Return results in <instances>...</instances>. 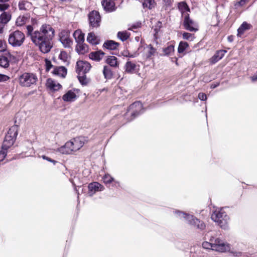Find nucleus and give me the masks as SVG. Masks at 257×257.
<instances>
[{"label":"nucleus","mask_w":257,"mask_h":257,"mask_svg":"<svg viewBox=\"0 0 257 257\" xmlns=\"http://www.w3.org/2000/svg\"><path fill=\"white\" fill-rule=\"evenodd\" d=\"M27 35L30 36L32 42L44 54L49 53L53 47L52 40L55 35L54 29L50 25L43 24L40 30L33 31L31 25L27 26Z\"/></svg>","instance_id":"obj_1"},{"label":"nucleus","mask_w":257,"mask_h":257,"mask_svg":"<svg viewBox=\"0 0 257 257\" xmlns=\"http://www.w3.org/2000/svg\"><path fill=\"white\" fill-rule=\"evenodd\" d=\"M173 213L176 217L181 220H184L188 224L196 227L199 230H203L205 228L206 226L204 222L193 215L176 209L173 211Z\"/></svg>","instance_id":"obj_2"},{"label":"nucleus","mask_w":257,"mask_h":257,"mask_svg":"<svg viewBox=\"0 0 257 257\" xmlns=\"http://www.w3.org/2000/svg\"><path fill=\"white\" fill-rule=\"evenodd\" d=\"M211 218L221 228L224 229L228 228V222L229 220V217L223 209L219 208L216 209L213 212Z\"/></svg>","instance_id":"obj_3"},{"label":"nucleus","mask_w":257,"mask_h":257,"mask_svg":"<svg viewBox=\"0 0 257 257\" xmlns=\"http://www.w3.org/2000/svg\"><path fill=\"white\" fill-rule=\"evenodd\" d=\"M202 246L206 249H211L219 252H226L230 249L227 242H202Z\"/></svg>","instance_id":"obj_4"},{"label":"nucleus","mask_w":257,"mask_h":257,"mask_svg":"<svg viewBox=\"0 0 257 257\" xmlns=\"http://www.w3.org/2000/svg\"><path fill=\"white\" fill-rule=\"evenodd\" d=\"M18 126L17 125H14L9 128L3 141L2 146L4 148L9 149L13 146L18 135Z\"/></svg>","instance_id":"obj_5"},{"label":"nucleus","mask_w":257,"mask_h":257,"mask_svg":"<svg viewBox=\"0 0 257 257\" xmlns=\"http://www.w3.org/2000/svg\"><path fill=\"white\" fill-rule=\"evenodd\" d=\"M38 78L36 74L25 72L19 77V84L22 87H29L36 84Z\"/></svg>","instance_id":"obj_6"},{"label":"nucleus","mask_w":257,"mask_h":257,"mask_svg":"<svg viewBox=\"0 0 257 257\" xmlns=\"http://www.w3.org/2000/svg\"><path fill=\"white\" fill-rule=\"evenodd\" d=\"M25 39L24 34L20 31L16 30L10 34L8 42L13 47H19L23 45Z\"/></svg>","instance_id":"obj_7"},{"label":"nucleus","mask_w":257,"mask_h":257,"mask_svg":"<svg viewBox=\"0 0 257 257\" xmlns=\"http://www.w3.org/2000/svg\"><path fill=\"white\" fill-rule=\"evenodd\" d=\"M144 111V110L142 103L140 101H136L130 105L127 111L125 114V117H126L130 113L131 115V118H130L128 121H131L137 116L143 113Z\"/></svg>","instance_id":"obj_8"},{"label":"nucleus","mask_w":257,"mask_h":257,"mask_svg":"<svg viewBox=\"0 0 257 257\" xmlns=\"http://www.w3.org/2000/svg\"><path fill=\"white\" fill-rule=\"evenodd\" d=\"M59 41L65 48H71L73 41L70 38V33L68 31L63 30L59 34Z\"/></svg>","instance_id":"obj_9"},{"label":"nucleus","mask_w":257,"mask_h":257,"mask_svg":"<svg viewBox=\"0 0 257 257\" xmlns=\"http://www.w3.org/2000/svg\"><path fill=\"white\" fill-rule=\"evenodd\" d=\"M90 26L97 28L100 26L101 17L98 11H92L88 15Z\"/></svg>","instance_id":"obj_10"},{"label":"nucleus","mask_w":257,"mask_h":257,"mask_svg":"<svg viewBox=\"0 0 257 257\" xmlns=\"http://www.w3.org/2000/svg\"><path fill=\"white\" fill-rule=\"evenodd\" d=\"M183 25L185 29L190 32H195L198 30L197 24L190 19L188 13L185 15Z\"/></svg>","instance_id":"obj_11"},{"label":"nucleus","mask_w":257,"mask_h":257,"mask_svg":"<svg viewBox=\"0 0 257 257\" xmlns=\"http://www.w3.org/2000/svg\"><path fill=\"white\" fill-rule=\"evenodd\" d=\"M87 141V140L86 138L84 137H79L72 139L69 142L72 143L73 151L75 152L82 148Z\"/></svg>","instance_id":"obj_12"},{"label":"nucleus","mask_w":257,"mask_h":257,"mask_svg":"<svg viewBox=\"0 0 257 257\" xmlns=\"http://www.w3.org/2000/svg\"><path fill=\"white\" fill-rule=\"evenodd\" d=\"M91 67L90 64L88 62L78 61L76 63V72L82 73V74H86L90 70Z\"/></svg>","instance_id":"obj_13"},{"label":"nucleus","mask_w":257,"mask_h":257,"mask_svg":"<svg viewBox=\"0 0 257 257\" xmlns=\"http://www.w3.org/2000/svg\"><path fill=\"white\" fill-rule=\"evenodd\" d=\"M88 194L90 196H92L96 192L101 191L104 189L102 185L96 182L90 183L88 186Z\"/></svg>","instance_id":"obj_14"},{"label":"nucleus","mask_w":257,"mask_h":257,"mask_svg":"<svg viewBox=\"0 0 257 257\" xmlns=\"http://www.w3.org/2000/svg\"><path fill=\"white\" fill-rule=\"evenodd\" d=\"M125 72L128 74H134L138 72L137 65L134 62L128 61L124 65Z\"/></svg>","instance_id":"obj_15"},{"label":"nucleus","mask_w":257,"mask_h":257,"mask_svg":"<svg viewBox=\"0 0 257 257\" xmlns=\"http://www.w3.org/2000/svg\"><path fill=\"white\" fill-rule=\"evenodd\" d=\"M58 151L63 154H70L74 152L72 146V143L69 141L66 142L65 144L59 148Z\"/></svg>","instance_id":"obj_16"},{"label":"nucleus","mask_w":257,"mask_h":257,"mask_svg":"<svg viewBox=\"0 0 257 257\" xmlns=\"http://www.w3.org/2000/svg\"><path fill=\"white\" fill-rule=\"evenodd\" d=\"M104 10L108 12H112L115 10V4L110 0H103L101 2Z\"/></svg>","instance_id":"obj_17"},{"label":"nucleus","mask_w":257,"mask_h":257,"mask_svg":"<svg viewBox=\"0 0 257 257\" xmlns=\"http://www.w3.org/2000/svg\"><path fill=\"white\" fill-rule=\"evenodd\" d=\"M227 52L226 50H218L216 52L215 54L211 58L210 62L212 64H215L220 59H221L224 54Z\"/></svg>","instance_id":"obj_18"},{"label":"nucleus","mask_w":257,"mask_h":257,"mask_svg":"<svg viewBox=\"0 0 257 257\" xmlns=\"http://www.w3.org/2000/svg\"><path fill=\"white\" fill-rule=\"evenodd\" d=\"M46 85L50 90L53 91H57L62 87V86L60 83L55 81L51 78L47 79Z\"/></svg>","instance_id":"obj_19"},{"label":"nucleus","mask_w":257,"mask_h":257,"mask_svg":"<svg viewBox=\"0 0 257 257\" xmlns=\"http://www.w3.org/2000/svg\"><path fill=\"white\" fill-rule=\"evenodd\" d=\"M105 53L101 50L92 52L89 54V58L95 61L101 60Z\"/></svg>","instance_id":"obj_20"},{"label":"nucleus","mask_w":257,"mask_h":257,"mask_svg":"<svg viewBox=\"0 0 257 257\" xmlns=\"http://www.w3.org/2000/svg\"><path fill=\"white\" fill-rule=\"evenodd\" d=\"M67 69L64 66H59L55 67L53 71L54 74L65 78L67 74Z\"/></svg>","instance_id":"obj_21"},{"label":"nucleus","mask_w":257,"mask_h":257,"mask_svg":"<svg viewBox=\"0 0 257 257\" xmlns=\"http://www.w3.org/2000/svg\"><path fill=\"white\" fill-rule=\"evenodd\" d=\"M76 97L75 92L72 90H69L62 97V99L64 101L71 102L73 101Z\"/></svg>","instance_id":"obj_22"},{"label":"nucleus","mask_w":257,"mask_h":257,"mask_svg":"<svg viewBox=\"0 0 257 257\" xmlns=\"http://www.w3.org/2000/svg\"><path fill=\"white\" fill-rule=\"evenodd\" d=\"M119 44L113 40H107L103 44V47L107 49L114 50L117 49Z\"/></svg>","instance_id":"obj_23"},{"label":"nucleus","mask_w":257,"mask_h":257,"mask_svg":"<svg viewBox=\"0 0 257 257\" xmlns=\"http://www.w3.org/2000/svg\"><path fill=\"white\" fill-rule=\"evenodd\" d=\"M73 35L77 44L84 42V34L81 31L76 30L74 32Z\"/></svg>","instance_id":"obj_24"},{"label":"nucleus","mask_w":257,"mask_h":257,"mask_svg":"<svg viewBox=\"0 0 257 257\" xmlns=\"http://www.w3.org/2000/svg\"><path fill=\"white\" fill-rule=\"evenodd\" d=\"M3 13L0 15V23L3 24H7L11 19V15L9 13L3 11Z\"/></svg>","instance_id":"obj_25"},{"label":"nucleus","mask_w":257,"mask_h":257,"mask_svg":"<svg viewBox=\"0 0 257 257\" xmlns=\"http://www.w3.org/2000/svg\"><path fill=\"white\" fill-rule=\"evenodd\" d=\"M87 41L92 45H97L99 44V40L98 38L92 32L88 33L87 37Z\"/></svg>","instance_id":"obj_26"},{"label":"nucleus","mask_w":257,"mask_h":257,"mask_svg":"<svg viewBox=\"0 0 257 257\" xmlns=\"http://www.w3.org/2000/svg\"><path fill=\"white\" fill-rule=\"evenodd\" d=\"M106 62L111 67H116L118 65L117 59L114 56H109L107 57Z\"/></svg>","instance_id":"obj_27"},{"label":"nucleus","mask_w":257,"mask_h":257,"mask_svg":"<svg viewBox=\"0 0 257 257\" xmlns=\"http://www.w3.org/2000/svg\"><path fill=\"white\" fill-rule=\"evenodd\" d=\"M178 9L182 15H186V12H189L190 11V8L185 2H181L178 3Z\"/></svg>","instance_id":"obj_28"},{"label":"nucleus","mask_w":257,"mask_h":257,"mask_svg":"<svg viewBox=\"0 0 257 257\" xmlns=\"http://www.w3.org/2000/svg\"><path fill=\"white\" fill-rule=\"evenodd\" d=\"M76 50L78 53L83 54L88 50L87 45L84 42L77 44L76 46Z\"/></svg>","instance_id":"obj_29"},{"label":"nucleus","mask_w":257,"mask_h":257,"mask_svg":"<svg viewBox=\"0 0 257 257\" xmlns=\"http://www.w3.org/2000/svg\"><path fill=\"white\" fill-rule=\"evenodd\" d=\"M250 28V25L248 24L246 22H244L242 23V24L241 25V26L239 27V28L237 30L238 34L237 35H241L244 31L246 30L249 29Z\"/></svg>","instance_id":"obj_30"},{"label":"nucleus","mask_w":257,"mask_h":257,"mask_svg":"<svg viewBox=\"0 0 257 257\" xmlns=\"http://www.w3.org/2000/svg\"><path fill=\"white\" fill-rule=\"evenodd\" d=\"M130 36V34L127 31H119L117 34V38L121 41L124 42L127 40Z\"/></svg>","instance_id":"obj_31"},{"label":"nucleus","mask_w":257,"mask_h":257,"mask_svg":"<svg viewBox=\"0 0 257 257\" xmlns=\"http://www.w3.org/2000/svg\"><path fill=\"white\" fill-rule=\"evenodd\" d=\"M142 5L144 9L147 8L151 10L155 7V0H144Z\"/></svg>","instance_id":"obj_32"},{"label":"nucleus","mask_w":257,"mask_h":257,"mask_svg":"<svg viewBox=\"0 0 257 257\" xmlns=\"http://www.w3.org/2000/svg\"><path fill=\"white\" fill-rule=\"evenodd\" d=\"M103 74L105 78L106 79H110L112 77V72L110 68L107 66H104Z\"/></svg>","instance_id":"obj_33"},{"label":"nucleus","mask_w":257,"mask_h":257,"mask_svg":"<svg viewBox=\"0 0 257 257\" xmlns=\"http://www.w3.org/2000/svg\"><path fill=\"white\" fill-rule=\"evenodd\" d=\"M30 5V3L28 1L21 0L19 3L18 7L20 10L26 11L28 10Z\"/></svg>","instance_id":"obj_34"},{"label":"nucleus","mask_w":257,"mask_h":257,"mask_svg":"<svg viewBox=\"0 0 257 257\" xmlns=\"http://www.w3.org/2000/svg\"><path fill=\"white\" fill-rule=\"evenodd\" d=\"M10 0H0V11H5L9 9L10 6L8 3Z\"/></svg>","instance_id":"obj_35"},{"label":"nucleus","mask_w":257,"mask_h":257,"mask_svg":"<svg viewBox=\"0 0 257 257\" xmlns=\"http://www.w3.org/2000/svg\"><path fill=\"white\" fill-rule=\"evenodd\" d=\"M0 66L5 68L9 66V61L6 57L0 56Z\"/></svg>","instance_id":"obj_36"},{"label":"nucleus","mask_w":257,"mask_h":257,"mask_svg":"<svg viewBox=\"0 0 257 257\" xmlns=\"http://www.w3.org/2000/svg\"><path fill=\"white\" fill-rule=\"evenodd\" d=\"M188 44L186 42L181 41L179 43L178 52L179 53H183L185 50L188 47Z\"/></svg>","instance_id":"obj_37"},{"label":"nucleus","mask_w":257,"mask_h":257,"mask_svg":"<svg viewBox=\"0 0 257 257\" xmlns=\"http://www.w3.org/2000/svg\"><path fill=\"white\" fill-rule=\"evenodd\" d=\"M77 77L80 83L82 85H86L87 83V81L86 80V76L85 74H82V73L80 72H77Z\"/></svg>","instance_id":"obj_38"},{"label":"nucleus","mask_w":257,"mask_h":257,"mask_svg":"<svg viewBox=\"0 0 257 257\" xmlns=\"http://www.w3.org/2000/svg\"><path fill=\"white\" fill-rule=\"evenodd\" d=\"M163 51L165 55H169L174 51V46L173 45H170L164 48Z\"/></svg>","instance_id":"obj_39"},{"label":"nucleus","mask_w":257,"mask_h":257,"mask_svg":"<svg viewBox=\"0 0 257 257\" xmlns=\"http://www.w3.org/2000/svg\"><path fill=\"white\" fill-rule=\"evenodd\" d=\"M103 182L105 184H108L112 183L113 181L114 178L108 174H105L102 178Z\"/></svg>","instance_id":"obj_40"},{"label":"nucleus","mask_w":257,"mask_h":257,"mask_svg":"<svg viewBox=\"0 0 257 257\" xmlns=\"http://www.w3.org/2000/svg\"><path fill=\"white\" fill-rule=\"evenodd\" d=\"M148 50L146 54L147 58H151L156 52V49L153 48L151 45H149L148 47Z\"/></svg>","instance_id":"obj_41"},{"label":"nucleus","mask_w":257,"mask_h":257,"mask_svg":"<svg viewBox=\"0 0 257 257\" xmlns=\"http://www.w3.org/2000/svg\"><path fill=\"white\" fill-rule=\"evenodd\" d=\"M59 58L62 60L64 62H68V54L67 53L64 51H62L59 55Z\"/></svg>","instance_id":"obj_42"},{"label":"nucleus","mask_w":257,"mask_h":257,"mask_svg":"<svg viewBox=\"0 0 257 257\" xmlns=\"http://www.w3.org/2000/svg\"><path fill=\"white\" fill-rule=\"evenodd\" d=\"M9 149H6L2 146V150L0 151V162L3 161L7 155V151Z\"/></svg>","instance_id":"obj_43"},{"label":"nucleus","mask_w":257,"mask_h":257,"mask_svg":"<svg viewBox=\"0 0 257 257\" xmlns=\"http://www.w3.org/2000/svg\"><path fill=\"white\" fill-rule=\"evenodd\" d=\"M183 38L185 40H192L194 38L193 35L187 32H184L182 34Z\"/></svg>","instance_id":"obj_44"},{"label":"nucleus","mask_w":257,"mask_h":257,"mask_svg":"<svg viewBox=\"0 0 257 257\" xmlns=\"http://www.w3.org/2000/svg\"><path fill=\"white\" fill-rule=\"evenodd\" d=\"M45 66H46V70L47 71H49L51 68L53 67V65L50 60L48 59H45Z\"/></svg>","instance_id":"obj_45"},{"label":"nucleus","mask_w":257,"mask_h":257,"mask_svg":"<svg viewBox=\"0 0 257 257\" xmlns=\"http://www.w3.org/2000/svg\"><path fill=\"white\" fill-rule=\"evenodd\" d=\"M26 22V18L24 17H19L17 19L16 24L18 26H22Z\"/></svg>","instance_id":"obj_46"},{"label":"nucleus","mask_w":257,"mask_h":257,"mask_svg":"<svg viewBox=\"0 0 257 257\" xmlns=\"http://www.w3.org/2000/svg\"><path fill=\"white\" fill-rule=\"evenodd\" d=\"M10 79V77L5 74H0V82H6Z\"/></svg>","instance_id":"obj_47"},{"label":"nucleus","mask_w":257,"mask_h":257,"mask_svg":"<svg viewBox=\"0 0 257 257\" xmlns=\"http://www.w3.org/2000/svg\"><path fill=\"white\" fill-rule=\"evenodd\" d=\"M166 8L171 7L172 5L173 0H163Z\"/></svg>","instance_id":"obj_48"},{"label":"nucleus","mask_w":257,"mask_h":257,"mask_svg":"<svg viewBox=\"0 0 257 257\" xmlns=\"http://www.w3.org/2000/svg\"><path fill=\"white\" fill-rule=\"evenodd\" d=\"M198 96L201 100L204 101L207 99V95L204 93H199Z\"/></svg>","instance_id":"obj_49"},{"label":"nucleus","mask_w":257,"mask_h":257,"mask_svg":"<svg viewBox=\"0 0 257 257\" xmlns=\"http://www.w3.org/2000/svg\"><path fill=\"white\" fill-rule=\"evenodd\" d=\"M141 23H137L136 24H133L131 28L128 29L129 30H133V29H137L138 28L141 27Z\"/></svg>","instance_id":"obj_50"},{"label":"nucleus","mask_w":257,"mask_h":257,"mask_svg":"<svg viewBox=\"0 0 257 257\" xmlns=\"http://www.w3.org/2000/svg\"><path fill=\"white\" fill-rule=\"evenodd\" d=\"M6 44L1 40H0V52H4L6 50Z\"/></svg>","instance_id":"obj_51"},{"label":"nucleus","mask_w":257,"mask_h":257,"mask_svg":"<svg viewBox=\"0 0 257 257\" xmlns=\"http://www.w3.org/2000/svg\"><path fill=\"white\" fill-rule=\"evenodd\" d=\"M42 158L44 160H47L49 162L53 163L54 164H55V163H57L56 161L53 160L45 155L42 156Z\"/></svg>","instance_id":"obj_52"},{"label":"nucleus","mask_w":257,"mask_h":257,"mask_svg":"<svg viewBox=\"0 0 257 257\" xmlns=\"http://www.w3.org/2000/svg\"><path fill=\"white\" fill-rule=\"evenodd\" d=\"M245 3V0H240V1L237 2L235 5V6H243Z\"/></svg>","instance_id":"obj_53"},{"label":"nucleus","mask_w":257,"mask_h":257,"mask_svg":"<svg viewBox=\"0 0 257 257\" xmlns=\"http://www.w3.org/2000/svg\"><path fill=\"white\" fill-rule=\"evenodd\" d=\"M251 80L252 82H255L257 81V71L255 74L250 77Z\"/></svg>","instance_id":"obj_54"},{"label":"nucleus","mask_w":257,"mask_h":257,"mask_svg":"<svg viewBox=\"0 0 257 257\" xmlns=\"http://www.w3.org/2000/svg\"><path fill=\"white\" fill-rule=\"evenodd\" d=\"M112 182L113 185L116 187H119L120 186V183L117 181H115L114 180H113V181Z\"/></svg>","instance_id":"obj_55"},{"label":"nucleus","mask_w":257,"mask_h":257,"mask_svg":"<svg viewBox=\"0 0 257 257\" xmlns=\"http://www.w3.org/2000/svg\"><path fill=\"white\" fill-rule=\"evenodd\" d=\"M214 240V241H222L221 239L219 238H214L213 236H211L209 241H213Z\"/></svg>","instance_id":"obj_56"},{"label":"nucleus","mask_w":257,"mask_h":257,"mask_svg":"<svg viewBox=\"0 0 257 257\" xmlns=\"http://www.w3.org/2000/svg\"><path fill=\"white\" fill-rule=\"evenodd\" d=\"M227 39L229 42H232L233 41V37L232 36H229Z\"/></svg>","instance_id":"obj_57"},{"label":"nucleus","mask_w":257,"mask_h":257,"mask_svg":"<svg viewBox=\"0 0 257 257\" xmlns=\"http://www.w3.org/2000/svg\"><path fill=\"white\" fill-rule=\"evenodd\" d=\"M124 56L128 57H134L133 55H130V54H128V55H125Z\"/></svg>","instance_id":"obj_58"},{"label":"nucleus","mask_w":257,"mask_h":257,"mask_svg":"<svg viewBox=\"0 0 257 257\" xmlns=\"http://www.w3.org/2000/svg\"><path fill=\"white\" fill-rule=\"evenodd\" d=\"M218 85H219V83H217V84L214 85H212L211 87L213 88H214L216 87L217 86H218Z\"/></svg>","instance_id":"obj_59"},{"label":"nucleus","mask_w":257,"mask_h":257,"mask_svg":"<svg viewBox=\"0 0 257 257\" xmlns=\"http://www.w3.org/2000/svg\"><path fill=\"white\" fill-rule=\"evenodd\" d=\"M77 194H78V197H79V193L78 192V193H77Z\"/></svg>","instance_id":"obj_60"},{"label":"nucleus","mask_w":257,"mask_h":257,"mask_svg":"<svg viewBox=\"0 0 257 257\" xmlns=\"http://www.w3.org/2000/svg\"><path fill=\"white\" fill-rule=\"evenodd\" d=\"M74 186H75V184H74L73 182H72Z\"/></svg>","instance_id":"obj_61"},{"label":"nucleus","mask_w":257,"mask_h":257,"mask_svg":"<svg viewBox=\"0 0 257 257\" xmlns=\"http://www.w3.org/2000/svg\"><path fill=\"white\" fill-rule=\"evenodd\" d=\"M247 0H245V2Z\"/></svg>","instance_id":"obj_62"}]
</instances>
